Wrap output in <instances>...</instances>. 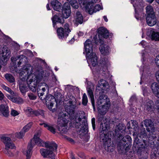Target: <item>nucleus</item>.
<instances>
[{"label":"nucleus","instance_id":"37998d69","mask_svg":"<svg viewBox=\"0 0 159 159\" xmlns=\"http://www.w3.org/2000/svg\"><path fill=\"white\" fill-rule=\"evenodd\" d=\"M82 100V104L84 106H86L88 102V100L87 95L85 93H84L83 95Z\"/></svg>","mask_w":159,"mask_h":159},{"label":"nucleus","instance_id":"f03ea898","mask_svg":"<svg viewBox=\"0 0 159 159\" xmlns=\"http://www.w3.org/2000/svg\"><path fill=\"white\" fill-rule=\"evenodd\" d=\"M25 68L27 77V83L29 89L33 92L37 89V85L40 81L42 77L43 71L41 68H36L35 71L33 73V68L31 66Z\"/></svg>","mask_w":159,"mask_h":159},{"label":"nucleus","instance_id":"473e14b6","mask_svg":"<svg viewBox=\"0 0 159 159\" xmlns=\"http://www.w3.org/2000/svg\"><path fill=\"white\" fill-rule=\"evenodd\" d=\"M54 97L51 94H47L44 97H41V99L42 100H45L46 102H48L54 100Z\"/></svg>","mask_w":159,"mask_h":159},{"label":"nucleus","instance_id":"e2e57ef3","mask_svg":"<svg viewBox=\"0 0 159 159\" xmlns=\"http://www.w3.org/2000/svg\"><path fill=\"white\" fill-rule=\"evenodd\" d=\"M79 1L81 2V3H82L83 5H85L87 2L86 0H83V1H82V0H79Z\"/></svg>","mask_w":159,"mask_h":159},{"label":"nucleus","instance_id":"58836bf2","mask_svg":"<svg viewBox=\"0 0 159 159\" xmlns=\"http://www.w3.org/2000/svg\"><path fill=\"white\" fill-rule=\"evenodd\" d=\"M33 123L32 122H30L25 126L22 129L24 132L25 133L29 130L31 128L32 125H33Z\"/></svg>","mask_w":159,"mask_h":159},{"label":"nucleus","instance_id":"6e6d98bb","mask_svg":"<svg viewBox=\"0 0 159 159\" xmlns=\"http://www.w3.org/2000/svg\"><path fill=\"white\" fill-rule=\"evenodd\" d=\"M142 90L143 95L144 96H146L148 93L147 89L146 88H142Z\"/></svg>","mask_w":159,"mask_h":159},{"label":"nucleus","instance_id":"4be33fe9","mask_svg":"<svg viewBox=\"0 0 159 159\" xmlns=\"http://www.w3.org/2000/svg\"><path fill=\"white\" fill-rule=\"evenodd\" d=\"M110 62L107 58L103 57L101 59L100 65L99 66L100 70L104 72H106L107 70V67L110 65Z\"/></svg>","mask_w":159,"mask_h":159},{"label":"nucleus","instance_id":"2f4dec72","mask_svg":"<svg viewBox=\"0 0 159 159\" xmlns=\"http://www.w3.org/2000/svg\"><path fill=\"white\" fill-rule=\"evenodd\" d=\"M83 18L82 15L80 11H77L76 13L75 21L76 24H81L83 22Z\"/></svg>","mask_w":159,"mask_h":159},{"label":"nucleus","instance_id":"f3484780","mask_svg":"<svg viewBox=\"0 0 159 159\" xmlns=\"http://www.w3.org/2000/svg\"><path fill=\"white\" fill-rule=\"evenodd\" d=\"M63 18L67 19L70 16L71 11L70 4L68 3H65L62 7L61 10Z\"/></svg>","mask_w":159,"mask_h":159},{"label":"nucleus","instance_id":"f257e3e1","mask_svg":"<svg viewBox=\"0 0 159 159\" xmlns=\"http://www.w3.org/2000/svg\"><path fill=\"white\" fill-rule=\"evenodd\" d=\"M37 145L39 147H43L44 146L49 150L44 148H41L40 150L41 155L44 157H48L52 159L54 158L55 155L53 152L56 151L57 148V145L54 142H52L48 143L44 142L40 139L39 137V134H35L32 139H31L30 144H29L26 151L24 152L26 156V159H30L32 153V149L34 146Z\"/></svg>","mask_w":159,"mask_h":159},{"label":"nucleus","instance_id":"338daca9","mask_svg":"<svg viewBox=\"0 0 159 159\" xmlns=\"http://www.w3.org/2000/svg\"><path fill=\"white\" fill-rule=\"evenodd\" d=\"M83 34L84 33L80 31L78 33V35L79 36H83Z\"/></svg>","mask_w":159,"mask_h":159},{"label":"nucleus","instance_id":"cd10ccee","mask_svg":"<svg viewBox=\"0 0 159 159\" xmlns=\"http://www.w3.org/2000/svg\"><path fill=\"white\" fill-rule=\"evenodd\" d=\"M151 89L155 96L159 98V84L156 82L152 83L151 86Z\"/></svg>","mask_w":159,"mask_h":159},{"label":"nucleus","instance_id":"c9c22d12","mask_svg":"<svg viewBox=\"0 0 159 159\" xmlns=\"http://www.w3.org/2000/svg\"><path fill=\"white\" fill-rule=\"evenodd\" d=\"M5 77L6 80L11 83H13L15 81L13 76L10 74H6L5 75Z\"/></svg>","mask_w":159,"mask_h":159},{"label":"nucleus","instance_id":"bb28decb","mask_svg":"<svg viewBox=\"0 0 159 159\" xmlns=\"http://www.w3.org/2000/svg\"><path fill=\"white\" fill-rule=\"evenodd\" d=\"M99 49L101 53L104 55L109 54L110 51V48L109 46L106 44L102 43Z\"/></svg>","mask_w":159,"mask_h":159},{"label":"nucleus","instance_id":"e433bc0d","mask_svg":"<svg viewBox=\"0 0 159 159\" xmlns=\"http://www.w3.org/2000/svg\"><path fill=\"white\" fill-rule=\"evenodd\" d=\"M153 102L151 100H149L148 102H147L145 105V108L147 110L149 111L152 109L153 105Z\"/></svg>","mask_w":159,"mask_h":159},{"label":"nucleus","instance_id":"8fccbe9b","mask_svg":"<svg viewBox=\"0 0 159 159\" xmlns=\"http://www.w3.org/2000/svg\"><path fill=\"white\" fill-rule=\"evenodd\" d=\"M39 88L38 87L37 89V92L38 95L41 99V97H43L42 96L44 94V92L42 91L41 90H39Z\"/></svg>","mask_w":159,"mask_h":159},{"label":"nucleus","instance_id":"b1692460","mask_svg":"<svg viewBox=\"0 0 159 159\" xmlns=\"http://www.w3.org/2000/svg\"><path fill=\"white\" fill-rule=\"evenodd\" d=\"M64 18L63 17L62 18L59 17L57 15H54L52 18L53 27L55 28H57L56 25L57 23L61 24H63L64 22Z\"/></svg>","mask_w":159,"mask_h":159},{"label":"nucleus","instance_id":"774afa93","mask_svg":"<svg viewBox=\"0 0 159 159\" xmlns=\"http://www.w3.org/2000/svg\"><path fill=\"white\" fill-rule=\"evenodd\" d=\"M127 127L128 129H130V125L129 123H127Z\"/></svg>","mask_w":159,"mask_h":159},{"label":"nucleus","instance_id":"6e6552de","mask_svg":"<svg viewBox=\"0 0 159 159\" xmlns=\"http://www.w3.org/2000/svg\"><path fill=\"white\" fill-rule=\"evenodd\" d=\"M109 127V125L105 123L103 124L102 123L101 124L100 130L102 134L100 135V138L105 146H107L108 147L111 145V139L107 134V132Z\"/></svg>","mask_w":159,"mask_h":159},{"label":"nucleus","instance_id":"423d86ee","mask_svg":"<svg viewBox=\"0 0 159 159\" xmlns=\"http://www.w3.org/2000/svg\"><path fill=\"white\" fill-rule=\"evenodd\" d=\"M139 137L140 139L138 137L135 138L133 144V147L136 148L141 147H147L149 146V142H148V136L147 135L145 129L140 133Z\"/></svg>","mask_w":159,"mask_h":159},{"label":"nucleus","instance_id":"f704fd0d","mask_svg":"<svg viewBox=\"0 0 159 159\" xmlns=\"http://www.w3.org/2000/svg\"><path fill=\"white\" fill-rule=\"evenodd\" d=\"M66 125L57 126L58 130L61 134H66L67 131Z\"/></svg>","mask_w":159,"mask_h":159},{"label":"nucleus","instance_id":"20e7f679","mask_svg":"<svg viewBox=\"0 0 159 159\" xmlns=\"http://www.w3.org/2000/svg\"><path fill=\"white\" fill-rule=\"evenodd\" d=\"M99 93V96L97 101V109L102 115H105L110 106V102L108 97L103 94Z\"/></svg>","mask_w":159,"mask_h":159},{"label":"nucleus","instance_id":"c756f323","mask_svg":"<svg viewBox=\"0 0 159 159\" xmlns=\"http://www.w3.org/2000/svg\"><path fill=\"white\" fill-rule=\"evenodd\" d=\"M51 5L54 10L60 12L61 10V5L60 2L57 0L52 1Z\"/></svg>","mask_w":159,"mask_h":159},{"label":"nucleus","instance_id":"c85d7f7f","mask_svg":"<svg viewBox=\"0 0 159 159\" xmlns=\"http://www.w3.org/2000/svg\"><path fill=\"white\" fill-rule=\"evenodd\" d=\"M151 159H159V147L154 148L151 153Z\"/></svg>","mask_w":159,"mask_h":159},{"label":"nucleus","instance_id":"a18cd8bd","mask_svg":"<svg viewBox=\"0 0 159 159\" xmlns=\"http://www.w3.org/2000/svg\"><path fill=\"white\" fill-rule=\"evenodd\" d=\"M92 41L93 43H95L96 44H98L99 42L100 43H102V41L101 40V39H98L97 36H95L93 37V39Z\"/></svg>","mask_w":159,"mask_h":159},{"label":"nucleus","instance_id":"ea45409f","mask_svg":"<svg viewBox=\"0 0 159 159\" xmlns=\"http://www.w3.org/2000/svg\"><path fill=\"white\" fill-rule=\"evenodd\" d=\"M64 28L63 29L65 31V34L68 35L69 34L71 31L69 28V25L68 23H66L64 24Z\"/></svg>","mask_w":159,"mask_h":159},{"label":"nucleus","instance_id":"09e8293b","mask_svg":"<svg viewBox=\"0 0 159 159\" xmlns=\"http://www.w3.org/2000/svg\"><path fill=\"white\" fill-rule=\"evenodd\" d=\"M19 89L21 92L22 93H25L26 92V88L25 86L22 85L19 86Z\"/></svg>","mask_w":159,"mask_h":159},{"label":"nucleus","instance_id":"de8ad7c7","mask_svg":"<svg viewBox=\"0 0 159 159\" xmlns=\"http://www.w3.org/2000/svg\"><path fill=\"white\" fill-rule=\"evenodd\" d=\"M2 87L4 89L8 92L10 93H12V91L11 89L8 87L4 85H3L2 86Z\"/></svg>","mask_w":159,"mask_h":159},{"label":"nucleus","instance_id":"69168bd1","mask_svg":"<svg viewBox=\"0 0 159 159\" xmlns=\"http://www.w3.org/2000/svg\"><path fill=\"white\" fill-rule=\"evenodd\" d=\"M23 61V59H20L19 61L18 62V65L19 66L21 64L22 61Z\"/></svg>","mask_w":159,"mask_h":159},{"label":"nucleus","instance_id":"393cba45","mask_svg":"<svg viewBox=\"0 0 159 159\" xmlns=\"http://www.w3.org/2000/svg\"><path fill=\"white\" fill-rule=\"evenodd\" d=\"M148 33L152 40L159 41V32L156 31L154 29H150L149 30Z\"/></svg>","mask_w":159,"mask_h":159},{"label":"nucleus","instance_id":"4d7b16f0","mask_svg":"<svg viewBox=\"0 0 159 159\" xmlns=\"http://www.w3.org/2000/svg\"><path fill=\"white\" fill-rule=\"evenodd\" d=\"M156 77L157 82L159 83V70L156 73Z\"/></svg>","mask_w":159,"mask_h":159},{"label":"nucleus","instance_id":"3c124183","mask_svg":"<svg viewBox=\"0 0 159 159\" xmlns=\"http://www.w3.org/2000/svg\"><path fill=\"white\" fill-rule=\"evenodd\" d=\"M11 114L12 116H15L18 115L19 113L16 111L14 110H12L11 111Z\"/></svg>","mask_w":159,"mask_h":159},{"label":"nucleus","instance_id":"9d476101","mask_svg":"<svg viewBox=\"0 0 159 159\" xmlns=\"http://www.w3.org/2000/svg\"><path fill=\"white\" fill-rule=\"evenodd\" d=\"M69 100L67 105L65 107V109L70 116H71L75 112L76 107V99L73 96L70 95Z\"/></svg>","mask_w":159,"mask_h":159},{"label":"nucleus","instance_id":"1a4fd4ad","mask_svg":"<svg viewBox=\"0 0 159 159\" xmlns=\"http://www.w3.org/2000/svg\"><path fill=\"white\" fill-rule=\"evenodd\" d=\"M146 9L147 14L146 17L147 23L149 26H153L156 24L157 21L153 8L152 6H148Z\"/></svg>","mask_w":159,"mask_h":159},{"label":"nucleus","instance_id":"0eeeda50","mask_svg":"<svg viewBox=\"0 0 159 159\" xmlns=\"http://www.w3.org/2000/svg\"><path fill=\"white\" fill-rule=\"evenodd\" d=\"M0 138L1 141L5 145V148L3 150V152L9 157L13 156L14 154L9 149H14L16 148V146L11 139L4 135H1Z\"/></svg>","mask_w":159,"mask_h":159},{"label":"nucleus","instance_id":"052dcab7","mask_svg":"<svg viewBox=\"0 0 159 159\" xmlns=\"http://www.w3.org/2000/svg\"><path fill=\"white\" fill-rule=\"evenodd\" d=\"M48 103H49V106H48L49 108L51 109L52 107H53L54 103H53L52 101L48 102Z\"/></svg>","mask_w":159,"mask_h":159},{"label":"nucleus","instance_id":"7c9ffc66","mask_svg":"<svg viewBox=\"0 0 159 159\" xmlns=\"http://www.w3.org/2000/svg\"><path fill=\"white\" fill-rule=\"evenodd\" d=\"M57 32L59 39H63L65 37H66L68 36V35H66L65 34V31L63 28H58L57 29Z\"/></svg>","mask_w":159,"mask_h":159},{"label":"nucleus","instance_id":"9b49d317","mask_svg":"<svg viewBox=\"0 0 159 159\" xmlns=\"http://www.w3.org/2000/svg\"><path fill=\"white\" fill-rule=\"evenodd\" d=\"M97 1L98 0H91V1L88 2L86 4L85 10L89 14L91 15L101 9V6L99 4H97L95 6H93L94 4L96 3Z\"/></svg>","mask_w":159,"mask_h":159},{"label":"nucleus","instance_id":"dca6fc26","mask_svg":"<svg viewBox=\"0 0 159 159\" xmlns=\"http://www.w3.org/2000/svg\"><path fill=\"white\" fill-rule=\"evenodd\" d=\"M149 133L148 138V142H149V146L151 145H154L155 141L157 139V137H159V131L154 130V131L148 132Z\"/></svg>","mask_w":159,"mask_h":159},{"label":"nucleus","instance_id":"4c0bfd02","mask_svg":"<svg viewBox=\"0 0 159 159\" xmlns=\"http://www.w3.org/2000/svg\"><path fill=\"white\" fill-rule=\"evenodd\" d=\"M133 6L134 8V10L135 11V17L137 20H139L140 17L139 14L138 12V10L139 9V6H137L136 4H134Z\"/></svg>","mask_w":159,"mask_h":159},{"label":"nucleus","instance_id":"aec40b11","mask_svg":"<svg viewBox=\"0 0 159 159\" xmlns=\"http://www.w3.org/2000/svg\"><path fill=\"white\" fill-rule=\"evenodd\" d=\"M146 147H137L138 148L137 153L139 157V159H147L148 158V154L146 151Z\"/></svg>","mask_w":159,"mask_h":159},{"label":"nucleus","instance_id":"49530a36","mask_svg":"<svg viewBox=\"0 0 159 159\" xmlns=\"http://www.w3.org/2000/svg\"><path fill=\"white\" fill-rule=\"evenodd\" d=\"M28 96L29 97V98L32 100H34L36 99L37 98L36 96L33 93H29L28 94Z\"/></svg>","mask_w":159,"mask_h":159},{"label":"nucleus","instance_id":"5fc2aeb1","mask_svg":"<svg viewBox=\"0 0 159 159\" xmlns=\"http://www.w3.org/2000/svg\"><path fill=\"white\" fill-rule=\"evenodd\" d=\"M155 61L156 65L159 68V55H158L156 57Z\"/></svg>","mask_w":159,"mask_h":159},{"label":"nucleus","instance_id":"c03bdc74","mask_svg":"<svg viewBox=\"0 0 159 159\" xmlns=\"http://www.w3.org/2000/svg\"><path fill=\"white\" fill-rule=\"evenodd\" d=\"M131 121H132L133 126V129L135 131H136L139 128L138 122L134 120H131Z\"/></svg>","mask_w":159,"mask_h":159},{"label":"nucleus","instance_id":"2eb2a0df","mask_svg":"<svg viewBox=\"0 0 159 159\" xmlns=\"http://www.w3.org/2000/svg\"><path fill=\"white\" fill-rule=\"evenodd\" d=\"M11 52L10 50L7 48V49H3L0 55V63L3 65L5 64L6 61L9 58Z\"/></svg>","mask_w":159,"mask_h":159},{"label":"nucleus","instance_id":"ddd939ff","mask_svg":"<svg viewBox=\"0 0 159 159\" xmlns=\"http://www.w3.org/2000/svg\"><path fill=\"white\" fill-rule=\"evenodd\" d=\"M109 88V85L107 81L103 79H101L98 82V84L97 87L96 92L100 94L102 93H104L107 91Z\"/></svg>","mask_w":159,"mask_h":159},{"label":"nucleus","instance_id":"a19ab883","mask_svg":"<svg viewBox=\"0 0 159 159\" xmlns=\"http://www.w3.org/2000/svg\"><path fill=\"white\" fill-rule=\"evenodd\" d=\"M25 134L24 131L21 129L20 132L16 133L15 134V136L16 138L20 139L22 138Z\"/></svg>","mask_w":159,"mask_h":159},{"label":"nucleus","instance_id":"13d9d810","mask_svg":"<svg viewBox=\"0 0 159 159\" xmlns=\"http://www.w3.org/2000/svg\"><path fill=\"white\" fill-rule=\"evenodd\" d=\"M4 97V96L2 93L0 91V100H2Z\"/></svg>","mask_w":159,"mask_h":159},{"label":"nucleus","instance_id":"7ed1b4c3","mask_svg":"<svg viewBox=\"0 0 159 159\" xmlns=\"http://www.w3.org/2000/svg\"><path fill=\"white\" fill-rule=\"evenodd\" d=\"M125 127L123 124H119L115 129V134L117 137V140H120L118 144V147L122 151L129 150L131 146L132 139L129 135L123 137L125 133Z\"/></svg>","mask_w":159,"mask_h":159},{"label":"nucleus","instance_id":"a878e982","mask_svg":"<svg viewBox=\"0 0 159 159\" xmlns=\"http://www.w3.org/2000/svg\"><path fill=\"white\" fill-rule=\"evenodd\" d=\"M0 112L5 117L9 116V107L7 104H2L0 105Z\"/></svg>","mask_w":159,"mask_h":159},{"label":"nucleus","instance_id":"412c9836","mask_svg":"<svg viewBox=\"0 0 159 159\" xmlns=\"http://www.w3.org/2000/svg\"><path fill=\"white\" fill-rule=\"evenodd\" d=\"M143 121L144 124L146 127V130L148 132L154 131V130H156L154 124L152 120L146 119Z\"/></svg>","mask_w":159,"mask_h":159},{"label":"nucleus","instance_id":"bf43d9fd","mask_svg":"<svg viewBox=\"0 0 159 159\" xmlns=\"http://www.w3.org/2000/svg\"><path fill=\"white\" fill-rule=\"evenodd\" d=\"M39 124L41 125H43L44 127L47 128H48L50 126V125L44 123H41Z\"/></svg>","mask_w":159,"mask_h":159},{"label":"nucleus","instance_id":"6ab92c4d","mask_svg":"<svg viewBox=\"0 0 159 159\" xmlns=\"http://www.w3.org/2000/svg\"><path fill=\"white\" fill-rule=\"evenodd\" d=\"M27 111L28 112V116H38L39 115L44 116V111L42 110H34L31 108L29 107L27 110Z\"/></svg>","mask_w":159,"mask_h":159},{"label":"nucleus","instance_id":"f8f14e48","mask_svg":"<svg viewBox=\"0 0 159 159\" xmlns=\"http://www.w3.org/2000/svg\"><path fill=\"white\" fill-rule=\"evenodd\" d=\"M81 119L80 117H79L77 120H76L75 124L76 128L79 129L77 130V132L80 134H81V133H84L87 132L88 129L87 121L84 120L80 123V122H81Z\"/></svg>","mask_w":159,"mask_h":159},{"label":"nucleus","instance_id":"5701e85b","mask_svg":"<svg viewBox=\"0 0 159 159\" xmlns=\"http://www.w3.org/2000/svg\"><path fill=\"white\" fill-rule=\"evenodd\" d=\"M87 90L88 95L90 98L91 104L93 107V109L95 111V106L93 92V88L90 86H88L87 88Z\"/></svg>","mask_w":159,"mask_h":159},{"label":"nucleus","instance_id":"72a5a7b5","mask_svg":"<svg viewBox=\"0 0 159 159\" xmlns=\"http://www.w3.org/2000/svg\"><path fill=\"white\" fill-rule=\"evenodd\" d=\"M9 99H11V100L13 102L17 103L20 104L22 103L23 102V99L19 97H14L13 96H10Z\"/></svg>","mask_w":159,"mask_h":159},{"label":"nucleus","instance_id":"39448f33","mask_svg":"<svg viewBox=\"0 0 159 159\" xmlns=\"http://www.w3.org/2000/svg\"><path fill=\"white\" fill-rule=\"evenodd\" d=\"M92 42L87 39L84 43L85 51L86 52V58L89 60L92 66H95L98 64V58L95 53L93 52V46Z\"/></svg>","mask_w":159,"mask_h":159},{"label":"nucleus","instance_id":"0e129e2a","mask_svg":"<svg viewBox=\"0 0 159 159\" xmlns=\"http://www.w3.org/2000/svg\"><path fill=\"white\" fill-rule=\"evenodd\" d=\"M103 19L106 22H107L108 21V20L107 19V17L106 16H104L103 17Z\"/></svg>","mask_w":159,"mask_h":159},{"label":"nucleus","instance_id":"864d4df0","mask_svg":"<svg viewBox=\"0 0 159 159\" xmlns=\"http://www.w3.org/2000/svg\"><path fill=\"white\" fill-rule=\"evenodd\" d=\"M92 124V127L93 130H95V119L94 118H93L91 120Z\"/></svg>","mask_w":159,"mask_h":159},{"label":"nucleus","instance_id":"79ce46f5","mask_svg":"<svg viewBox=\"0 0 159 159\" xmlns=\"http://www.w3.org/2000/svg\"><path fill=\"white\" fill-rule=\"evenodd\" d=\"M69 2L70 5L74 8L77 9L78 8L79 6L76 1V0H70Z\"/></svg>","mask_w":159,"mask_h":159},{"label":"nucleus","instance_id":"680f3d73","mask_svg":"<svg viewBox=\"0 0 159 159\" xmlns=\"http://www.w3.org/2000/svg\"><path fill=\"white\" fill-rule=\"evenodd\" d=\"M140 128L142 130V131L144 130V129H145V128L143 127V125L142 123L140 125Z\"/></svg>","mask_w":159,"mask_h":159},{"label":"nucleus","instance_id":"4468645a","mask_svg":"<svg viewBox=\"0 0 159 159\" xmlns=\"http://www.w3.org/2000/svg\"><path fill=\"white\" fill-rule=\"evenodd\" d=\"M99 38L107 39L108 37L112 38L113 36L112 33L109 34L106 28L101 27L97 30Z\"/></svg>","mask_w":159,"mask_h":159},{"label":"nucleus","instance_id":"a211bd4d","mask_svg":"<svg viewBox=\"0 0 159 159\" xmlns=\"http://www.w3.org/2000/svg\"><path fill=\"white\" fill-rule=\"evenodd\" d=\"M68 116L66 113H62L59 114L57 120V126L66 125L68 123L67 119Z\"/></svg>","mask_w":159,"mask_h":159},{"label":"nucleus","instance_id":"603ef678","mask_svg":"<svg viewBox=\"0 0 159 159\" xmlns=\"http://www.w3.org/2000/svg\"><path fill=\"white\" fill-rule=\"evenodd\" d=\"M48 129L53 134H55L56 133L55 129L52 126H50L48 128Z\"/></svg>","mask_w":159,"mask_h":159}]
</instances>
